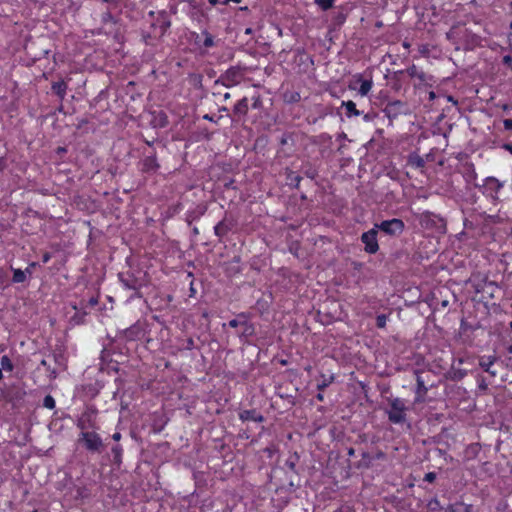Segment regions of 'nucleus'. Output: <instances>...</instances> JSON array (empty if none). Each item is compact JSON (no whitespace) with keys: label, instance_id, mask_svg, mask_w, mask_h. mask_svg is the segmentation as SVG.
Returning <instances> with one entry per match:
<instances>
[{"label":"nucleus","instance_id":"obj_1","mask_svg":"<svg viewBox=\"0 0 512 512\" xmlns=\"http://www.w3.org/2000/svg\"><path fill=\"white\" fill-rule=\"evenodd\" d=\"M388 418L392 423L400 424L406 419V405L400 398H395L390 403Z\"/></svg>","mask_w":512,"mask_h":512},{"label":"nucleus","instance_id":"obj_2","mask_svg":"<svg viewBox=\"0 0 512 512\" xmlns=\"http://www.w3.org/2000/svg\"><path fill=\"white\" fill-rule=\"evenodd\" d=\"M375 228L383 231L384 233H386L388 235L395 236V235H399L403 232L404 223L400 219L393 218L390 220L382 221L380 224H376Z\"/></svg>","mask_w":512,"mask_h":512},{"label":"nucleus","instance_id":"obj_3","mask_svg":"<svg viewBox=\"0 0 512 512\" xmlns=\"http://www.w3.org/2000/svg\"><path fill=\"white\" fill-rule=\"evenodd\" d=\"M372 79H363L360 74L354 76L353 81L349 84V89L358 90L361 96H366L372 89Z\"/></svg>","mask_w":512,"mask_h":512},{"label":"nucleus","instance_id":"obj_4","mask_svg":"<svg viewBox=\"0 0 512 512\" xmlns=\"http://www.w3.org/2000/svg\"><path fill=\"white\" fill-rule=\"evenodd\" d=\"M361 240L365 245V251L370 254H374L378 251L379 245L377 241V229H373L365 232L361 236Z\"/></svg>","mask_w":512,"mask_h":512},{"label":"nucleus","instance_id":"obj_5","mask_svg":"<svg viewBox=\"0 0 512 512\" xmlns=\"http://www.w3.org/2000/svg\"><path fill=\"white\" fill-rule=\"evenodd\" d=\"M81 439L88 450L97 451L102 446V440L95 432H82Z\"/></svg>","mask_w":512,"mask_h":512},{"label":"nucleus","instance_id":"obj_6","mask_svg":"<svg viewBox=\"0 0 512 512\" xmlns=\"http://www.w3.org/2000/svg\"><path fill=\"white\" fill-rule=\"evenodd\" d=\"M404 112V104L401 101H394L387 104L384 113L389 118H396L399 114Z\"/></svg>","mask_w":512,"mask_h":512},{"label":"nucleus","instance_id":"obj_7","mask_svg":"<svg viewBox=\"0 0 512 512\" xmlns=\"http://www.w3.org/2000/svg\"><path fill=\"white\" fill-rule=\"evenodd\" d=\"M445 512H471V506L462 502L449 504L445 508Z\"/></svg>","mask_w":512,"mask_h":512},{"label":"nucleus","instance_id":"obj_8","mask_svg":"<svg viewBox=\"0 0 512 512\" xmlns=\"http://www.w3.org/2000/svg\"><path fill=\"white\" fill-rule=\"evenodd\" d=\"M342 106L346 108L347 117L359 116L361 112L356 109V104L353 101H343Z\"/></svg>","mask_w":512,"mask_h":512},{"label":"nucleus","instance_id":"obj_9","mask_svg":"<svg viewBox=\"0 0 512 512\" xmlns=\"http://www.w3.org/2000/svg\"><path fill=\"white\" fill-rule=\"evenodd\" d=\"M495 358L491 356H483L480 359V366L489 373L495 374V372L491 371V367L494 364Z\"/></svg>","mask_w":512,"mask_h":512},{"label":"nucleus","instance_id":"obj_10","mask_svg":"<svg viewBox=\"0 0 512 512\" xmlns=\"http://www.w3.org/2000/svg\"><path fill=\"white\" fill-rule=\"evenodd\" d=\"M408 163L409 165H411L412 167H415V168H421L424 166V160L421 156H419L418 154L416 153H413V154H410L409 157H408Z\"/></svg>","mask_w":512,"mask_h":512},{"label":"nucleus","instance_id":"obj_11","mask_svg":"<svg viewBox=\"0 0 512 512\" xmlns=\"http://www.w3.org/2000/svg\"><path fill=\"white\" fill-rule=\"evenodd\" d=\"M486 187L487 189L497 193L501 189L502 184L495 178H487Z\"/></svg>","mask_w":512,"mask_h":512},{"label":"nucleus","instance_id":"obj_12","mask_svg":"<svg viewBox=\"0 0 512 512\" xmlns=\"http://www.w3.org/2000/svg\"><path fill=\"white\" fill-rule=\"evenodd\" d=\"M66 89L67 85L63 81L56 82L52 85V90L60 97H64Z\"/></svg>","mask_w":512,"mask_h":512},{"label":"nucleus","instance_id":"obj_13","mask_svg":"<svg viewBox=\"0 0 512 512\" xmlns=\"http://www.w3.org/2000/svg\"><path fill=\"white\" fill-rule=\"evenodd\" d=\"M26 280V273L21 269H13V282L22 283Z\"/></svg>","mask_w":512,"mask_h":512},{"label":"nucleus","instance_id":"obj_14","mask_svg":"<svg viewBox=\"0 0 512 512\" xmlns=\"http://www.w3.org/2000/svg\"><path fill=\"white\" fill-rule=\"evenodd\" d=\"M0 368H2V370H5V371H12L13 364L8 356L4 355L1 357Z\"/></svg>","mask_w":512,"mask_h":512},{"label":"nucleus","instance_id":"obj_15","mask_svg":"<svg viewBox=\"0 0 512 512\" xmlns=\"http://www.w3.org/2000/svg\"><path fill=\"white\" fill-rule=\"evenodd\" d=\"M428 509L431 511V512H440L441 511V505H440V502L438 501V499L434 498V499H431L429 502H428Z\"/></svg>","mask_w":512,"mask_h":512},{"label":"nucleus","instance_id":"obj_16","mask_svg":"<svg viewBox=\"0 0 512 512\" xmlns=\"http://www.w3.org/2000/svg\"><path fill=\"white\" fill-rule=\"evenodd\" d=\"M335 0H315V3L324 11L330 9Z\"/></svg>","mask_w":512,"mask_h":512},{"label":"nucleus","instance_id":"obj_17","mask_svg":"<svg viewBox=\"0 0 512 512\" xmlns=\"http://www.w3.org/2000/svg\"><path fill=\"white\" fill-rule=\"evenodd\" d=\"M122 451L123 450L120 445H116L112 448V453H113L115 462H117V463L121 462Z\"/></svg>","mask_w":512,"mask_h":512},{"label":"nucleus","instance_id":"obj_18","mask_svg":"<svg viewBox=\"0 0 512 512\" xmlns=\"http://www.w3.org/2000/svg\"><path fill=\"white\" fill-rule=\"evenodd\" d=\"M427 392V388L424 384V381L418 377L417 378V390H416V394H425Z\"/></svg>","mask_w":512,"mask_h":512},{"label":"nucleus","instance_id":"obj_19","mask_svg":"<svg viewBox=\"0 0 512 512\" xmlns=\"http://www.w3.org/2000/svg\"><path fill=\"white\" fill-rule=\"evenodd\" d=\"M43 404L48 409H53L55 407V400L52 396L48 395L44 398Z\"/></svg>","mask_w":512,"mask_h":512},{"label":"nucleus","instance_id":"obj_20","mask_svg":"<svg viewBox=\"0 0 512 512\" xmlns=\"http://www.w3.org/2000/svg\"><path fill=\"white\" fill-rule=\"evenodd\" d=\"M376 323L379 328H384L387 323V317L384 314L378 315L376 318Z\"/></svg>","mask_w":512,"mask_h":512},{"label":"nucleus","instance_id":"obj_21","mask_svg":"<svg viewBox=\"0 0 512 512\" xmlns=\"http://www.w3.org/2000/svg\"><path fill=\"white\" fill-rule=\"evenodd\" d=\"M214 229H215V233H216V235H218V236L222 235V234L225 232V230H226L225 225H224V223H223V222L218 223V224L215 226V228H214Z\"/></svg>","mask_w":512,"mask_h":512},{"label":"nucleus","instance_id":"obj_22","mask_svg":"<svg viewBox=\"0 0 512 512\" xmlns=\"http://www.w3.org/2000/svg\"><path fill=\"white\" fill-rule=\"evenodd\" d=\"M214 44V40H213V37L209 34H206L205 36V39H204V46L205 47H212Z\"/></svg>","mask_w":512,"mask_h":512},{"label":"nucleus","instance_id":"obj_23","mask_svg":"<svg viewBox=\"0 0 512 512\" xmlns=\"http://www.w3.org/2000/svg\"><path fill=\"white\" fill-rule=\"evenodd\" d=\"M435 479H436V474L434 472H429L424 477V480L427 482H433Z\"/></svg>","mask_w":512,"mask_h":512},{"label":"nucleus","instance_id":"obj_24","mask_svg":"<svg viewBox=\"0 0 512 512\" xmlns=\"http://www.w3.org/2000/svg\"><path fill=\"white\" fill-rule=\"evenodd\" d=\"M505 64L509 65L512 68V58L510 56H505L503 58Z\"/></svg>","mask_w":512,"mask_h":512},{"label":"nucleus","instance_id":"obj_25","mask_svg":"<svg viewBox=\"0 0 512 512\" xmlns=\"http://www.w3.org/2000/svg\"><path fill=\"white\" fill-rule=\"evenodd\" d=\"M36 266V263L33 262L31 263L25 270V273H28V274H31L32 273V269Z\"/></svg>","mask_w":512,"mask_h":512},{"label":"nucleus","instance_id":"obj_26","mask_svg":"<svg viewBox=\"0 0 512 512\" xmlns=\"http://www.w3.org/2000/svg\"><path fill=\"white\" fill-rule=\"evenodd\" d=\"M229 326L232 327V328H235L238 326V320L236 319H232L229 321Z\"/></svg>","mask_w":512,"mask_h":512},{"label":"nucleus","instance_id":"obj_27","mask_svg":"<svg viewBox=\"0 0 512 512\" xmlns=\"http://www.w3.org/2000/svg\"><path fill=\"white\" fill-rule=\"evenodd\" d=\"M112 438L115 441H119L121 439V434L119 432H116V433L113 434Z\"/></svg>","mask_w":512,"mask_h":512},{"label":"nucleus","instance_id":"obj_28","mask_svg":"<svg viewBox=\"0 0 512 512\" xmlns=\"http://www.w3.org/2000/svg\"><path fill=\"white\" fill-rule=\"evenodd\" d=\"M43 263H47L50 260V255L48 253L43 255Z\"/></svg>","mask_w":512,"mask_h":512},{"label":"nucleus","instance_id":"obj_29","mask_svg":"<svg viewBox=\"0 0 512 512\" xmlns=\"http://www.w3.org/2000/svg\"><path fill=\"white\" fill-rule=\"evenodd\" d=\"M424 394H417L416 398H415V402H421L422 401V396Z\"/></svg>","mask_w":512,"mask_h":512},{"label":"nucleus","instance_id":"obj_30","mask_svg":"<svg viewBox=\"0 0 512 512\" xmlns=\"http://www.w3.org/2000/svg\"><path fill=\"white\" fill-rule=\"evenodd\" d=\"M512 126V120H505V127L509 128Z\"/></svg>","mask_w":512,"mask_h":512},{"label":"nucleus","instance_id":"obj_31","mask_svg":"<svg viewBox=\"0 0 512 512\" xmlns=\"http://www.w3.org/2000/svg\"><path fill=\"white\" fill-rule=\"evenodd\" d=\"M363 119H364V121L368 122L371 120V117L369 114H366V115H364Z\"/></svg>","mask_w":512,"mask_h":512},{"label":"nucleus","instance_id":"obj_32","mask_svg":"<svg viewBox=\"0 0 512 512\" xmlns=\"http://www.w3.org/2000/svg\"><path fill=\"white\" fill-rule=\"evenodd\" d=\"M208 2L211 4V5H216L218 3V0H208Z\"/></svg>","mask_w":512,"mask_h":512},{"label":"nucleus","instance_id":"obj_33","mask_svg":"<svg viewBox=\"0 0 512 512\" xmlns=\"http://www.w3.org/2000/svg\"><path fill=\"white\" fill-rule=\"evenodd\" d=\"M228 2L240 3V0H225V3H228Z\"/></svg>","mask_w":512,"mask_h":512},{"label":"nucleus","instance_id":"obj_34","mask_svg":"<svg viewBox=\"0 0 512 512\" xmlns=\"http://www.w3.org/2000/svg\"><path fill=\"white\" fill-rule=\"evenodd\" d=\"M429 98H430V99H434V98H435V93H434V92H430V94H429Z\"/></svg>","mask_w":512,"mask_h":512},{"label":"nucleus","instance_id":"obj_35","mask_svg":"<svg viewBox=\"0 0 512 512\" xmlns=\"http://www.w3.org/2000/svg\"><path fill=\"white\" fill-rule=\"evenodd\" d=\"M58 151L62 153V152L65 151V149L64 148H59Z\"/></svg>","mask_w":512,"mask_h":512},{"label":"nucleus","instance_id":"obj_36","mask_svg":"<svg viewBox=\"0 0 512 512\" xmlns=\"http://www.w3.org/2000/svg\"><path fill=\"white\" fill-rule=\"evenodd\" d=\"M506 148L512 153V148L510 146H506Z\"/></svg>","mask_w":512,"mask_h":512},{"label":"nucleus","instance_id":"obj_37","mask_svg":"<svg viewBox=\"0 0 512 512\" xmlns=\"http://www.w3.org/2000/svg\"><path fill=\"white\" fill-rule=\"evenodd\" d=\"M3 375H2V368H0V380L2 379Z\"/></svg>","mask_w":512,"mask_h":512},{"label":"nucleus","instance_id":"obj_38","mask_svg":"<svg viewBox=\"0 0 512 512\" xmlns=\"http://www.w3.org/2000/svg\"><path fill=\"white\" fill-rule=\"evenodd\" d=\"M318 399H320V400H322V399H323V397H322V395H321V394H319V395H318Z\"/></svg>","mask_w":512,"mask_h":512}]
</instances>
